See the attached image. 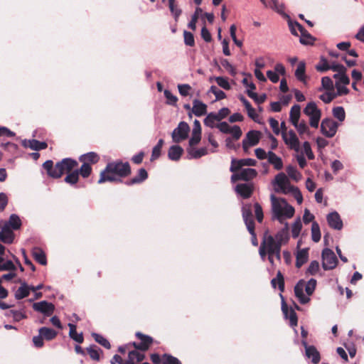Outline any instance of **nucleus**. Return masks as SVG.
<instances>
[{"instance_id":"obj_1","label":"nucleus","mask_w":364,"mask_h":364,"mask_svg":"<svg viewBox=\"0 0 364 364\" xmlns=\"http://www.w3.org/2000/svg\"><path fill=\"white\" fill-rule=\"evenodd\" d=\"M131 172L128 162L114 161L108 163L101 171L98 183L105 182L122 181L121 178L128 176Z\"/></svg>"},{"instance_id":"obj_2","label":"nucleus","mask_w":364,"mask_h":364,"mask_svg":"<svg viewBox=\"0 0 364 364\" xmlns=\"http://www.w3.org/2000/svg\"><path fill=\"white\" fill-rule=\"evenodd\" d=\"M272 219L284 224L287 219L291 218L295 213L294 208L289 205L284 198H277L274 194L270 196Z\"/></svg>"},{"instance_id":"obj_3","label":"nucleus","mask_w":364,"mask_h":364,"mask_svg":"<svg viewBox=\"0 0 364 364\" xmlns=\"http://www.w3.org/2000/svg\"><path fill=\"white\" fill-rule=\"evenodd\" d=\"M78 165L77 161L70 158L63 159L54 166L52 160H48L43 164V168L47 171L49 176L58 178L64 173H69Z\"/></svg>"},{"instance_id":"obj_4","label":"nucleus","mask_w":364,"mask_h":364,"mask_svg":"<svg viewBox=\"0 0 364 364\" xmlns=\"http://www.w3.org/2000/svg\"><path fill=\"white\" fill-rule=\"evenodd\" d=\"M274 191L284 194L291 193L299 204H301L303 197L301 191L290 184L287 176L284 173H278L272 181Z\"/></svg>"},{"instance_id":"obj_5","label":"nucleus","mask_w":364,"mask_h":364,"mask_svg":"<svg viewBox=\"0 0 364 364\" xmlns=\"http://www.w3.org/2000/svg\"><path fill=\"white\" fill-rule=\"evenodd\" d=\"M289 224L284 223V228L279 231L274 237L272 235L264 236V239L267 241L269 247L274 249L276 252V259L279 261L281 260V247L287 243L289 239Z\"/></svg>"},{"instance_id":"obj_6","label":"nucleus","mask_w":364,"mask_h":364,"mask_svg":"<svg viewBox=\"0 0 364 364\" xmlns=\"http://www.w3.org/2000/svg\"><path fill=\"white\" fill-rule=\"evenodd\" d=\"M316 287V280L311 279L307 282L304 279L299 280L294 287V294L299 302L306 304L310 301L311 296Z\"/></svg>"},{"instance_id":"obj_7","label":"nucleus","mask_w":364,"mask_h":364,"mask_svg":"<svg viewBox=\"0 0 364 364\" xmlns=\"http://www.w3.org/2000/svg\"><path fill=\"white\" fill-rule=\"evenodd\" d=\"M304 113L309 118V124L314 128H318L321 117V110L315 102H309L304 109Z\"/></svg>"},{"instance_id":"obj_8","label":"nucleus","mask_w":364,"mask_h":364,"mask_svg":"<svg viewBox=\"0 0 364 364\" xmlns=\"http://www.w3.org/2000/svg\"><path fill=\"white\" fill-rule=\"evenodd\" d=\"M322 267L324 270L333 269L337 264L338 259L335 253L329 248H325L322 251Z\"/></svg>"},{"instance_id":"obj_9","label":"nucleus","mask_w":364,"mask_h":364,"mask_svg":"<svg viewBox=\"0 0 364 364\" xmlns=\"http://www.w3.org/2000/svg\"><path fill=\"white\" fill-rule=\"evenodd\" d=\"M190 127L188 123L181 122L172 132L171 136L173 141L176 143H178L186 139L188 137Z\"/></svg>"},{"instance_id":"obj_10","label":"nucleus","mask_w":364,"mask_h":364,"mask_svg":"<svg viewBox=\"0 0 364 364\" xmlns=\"http://www.w3.org/2000/svg\"><path fill=\"white\" fill-rule=\"evenodd\" d=\"M282 139L284 143L289 149L299 151L300 149V143L296 133L293 130L282 132Z\"/></svg>"},{"instance_id":"obj_11","label":"nucleus","mask_w":364,"mask_h":364,"mask_svg":"<svg viewBox=\"0 0 364 364\" xmlns=\"http://www.w3.org/2000/svg\"><path fill=\"white\" fill-rule=\"evenodd\" d=\"M338 124L332 119H324L321 124V131L326 137L331 138L336 134Z\"/></svg>"},{"instance_id":"obj_12","label":"nucleus","mask_w":364,"mask_h":364,"mask_svg":"<svg viewBox=\"0 0 364 364\" xmlns=\"http://www.w3.org/2000/svg\"><path fill=\"white\" fill-rule=\"evenodd\" d=\"M261 133L259 131L251 130L246 134L245 138L242 140V149L245 153L251 146H256L260 139Z\"/></svg>"},{"instance_id":"obj_13","label":"nucleus","mask_w":364,"mask_h":364,"mask_svg":"<svg viewBox=\"0 0 364 364\" xmlns=\"http://www.w3.org/2000/svg\"><path fill=\"white\" fill-rule=\"evenodd\" d=\"M33 309L34 311L43 314L45 316H50L54 312L55 306L52 303H49L46 301H41L34 303L33 304Z\"/></svg>"},{"instance_id":"obj_14","label":"nucleus","mask_w":364,"mask_h":364,"mask_svg":"<svg viewBox=\"0 0 364 364\" xmlns=\"http://www.w3.org/2000/svg\"><path fill=\"white\" fill-rule=\"evenodd\" d=\"M301 344L305 348V355L311 359V362L314 364H317L320 362L321 356L319 352L317 350L315 346H309L307 344L305 340L301 341Z\"/></svg>"},{"instance_id":"obj_15","label":"nucleus","mask_w":364,"mask_h":364,"mask_svg":"<svg viewBox=\"0 0 364 364\" xmlns=\"http://www.w3.org/2000/svg\"><path fill=\"white\" fill-rule=\"evenodd\" d=\"M282 298V311L285 318L289 319L290 326L294 327L297 325V316L294 310L288 308L286 302L284 300V297L280 294Z\"/></svg>"},{"instance_id":"obj_16","label":"nucleus","mask_w":364,"mask_h":364,"mask_svg":"<svg viewBox=\"0 0 364 364\" xmlns=\"http://www.w3.org/2000/svg\"><path fill=\"white\" fill-rule=\"evenodd\" d=\"M256 164V160L250 158L240 160L232 159L230 170L231 172L235 173L241 169L243 166H255Z\"/></svg>"},{"instance_id":"obj_17","label":"nucleus","mask_w":364,"mask_h":364,"mask_svg":"<svg viewBox=\"0 0 364 364\" xmlns=\"http://www.w3.org/2000/svg\"><path fill=\"white\" fill-rule=\"evenodd\" d=\"M136 336L140 339L141 342L139 343L134 342L132 343V346L137 350L142 351L146 350L153 341L152 338L149 336L144 335L140 332H137L136 333Z\"/></svg>"},{"instance_id":"obj_18","label":"nucleus","mask_w":364,"mask_h":364,"mask_svg":"<svg viewBox=\"0 0 364 364\" xmlns=\"http://www.w3.org/2000/svg\"><path fill=\"white\" fill-rule=\"evenodd\" d=\"M326 220L328 225L334 230H340L343 228V221L336 211L328 213L326 216Z\"/></svg>"},{"instance_id":"obj_19","label":"nucleus","mask_w":364,"mask_h":364,"mask_svg":"<svg viewBox=\"0 0 364 364\" xmlns=\"http://www.w3.org/2000/svg\"><path fill=\"white\" fill-rule=\"evenodd\" d=\"M254 189L252 183H239L235 186V191L243 198H248L251 196Z\"/></svg>"},{"instance_id":"obj_20","label":"nucleus","mask_w":364,"mask_h":364,"mask_svg":"<svg viewBox=\"0 0 364 364\" xmlns=\"http://www.w3.org/2000/svg\"><path fill=\"white\" fill-rule=\"evenodd\" d=\"M21 144L25 148H30L34 151H39L45 149L47 147V144L44 141H39L36 139H23Z\"/></svg>"},{"instance_id":"obj_21","label":"nucleus","mask_w":364,"mask_h":364,"mask_svg":"<svg viewBox=\"0 0 364 364\" xmlns=\"http://www.w3.org/2000/svg\"><path fill=\"white\" fill-rule=\"evenodd\" d=\"M187 159H196L208 154V149L206 147H201L199 149L193 147H188Z\"/></svg>"},{"instance_id":"obj_22","label":"nucleus","mask_w":364,"mask_h":364,"mask_svg":"<svg viewBox=\"0 0 364 364\" xmlns=\"http://www.w3.org/2000/svg\"><path fill=\"white\" fill-rule=\"evenodd\" d=\"M192 112L197 117L204 115L207 112V105L198 100H194L193 101Z\"/></svg>"},{"instance_id":"obj_23","label":"nucleus","mask_w":364,"mask_h":364,"mask_svg":"<svg viewBox=\"0 0 364 364\" xmlns=\"http://www.w3.org/2000/svg\"><path fill=\"white\" fill-rule=\"evenodd\" d=\"M18 282L21 283V286L15 292V298L17 300L22 299L28 296L30 294L29 286L26 282L24 281L22 282L21 279L18 280Z\"/></svg>"},{"instance_id":"obj_24","label":"nucleus","mask_w":364,"mask_h":364,"mask_svg":"<svg viewBox=\"0 0 364 364\" xmlns=\"http://www.w3.org/2000/svg\"><path fill=\"white\" fill-rule=\"evenodd\" d=\"M309 259V249L304 248L297 251L296 255V267L300 268Z\"/></svg>"},{"instance_id":"obj_25","label":"nucleus","mask_w":364,"mask_h":364,"mask_svg":"<svg viewBox=\"0 0 364 364\" xmlns=\"http://www.w3.org/2000/svg\"><path fill=\"white\" fill-rule=\"evenodd\" d=\"M144 358V354L139 352L137 349L131 350L129 353L128 360L126 361L125 364H136L137 363L142 361Z\"/></svg>"},{"instance_id":"obj_26","label":"nucleus","mask_w":364,"mask_h":364,"mask_svg":"<svg viewBox=\"0 0 364 364\" xmlns=\"http://www.w3.org/2000/svg\"><path fill=\"white\" fill-rule=\"evenodd\" d=\"M14 239V232L9 229L7 225H5V226L2 228L1 231L0 232L1 241H2L4 243L11 244L13 242Z\"/></svg>"},{"instance_id":"obj_27","label":"nucleus","mask_w":364,"mask_h":364,"mask_svg":"<svg viewBox=\"0 0 364 364\" xmlns=\"http://www.w3.org/2000/svg\"><path fill=\"white\" fill-rule=\"evenodd\" d=\"M267 159L269 163L273 165L276 170H281L283 168V162L282 159L277 156L272 151H269L267 153Z\"/></svg>"},{"instance_id":"obj_28","label":"nucleus","mask_w":364,"mask_h":364,"mask_svg":"<svg viewBox=\"0 0 364 364\" xmlns=\"http://www.w3.org/2000/svg\"><path fill=\"white\" fill-rule=\"evenodd\" d=\"M183 152V149L178 145L171 146L168 151V159L172 161H178Z\"/></svg>"},{"instance_id":"obj_29","label":"nucleus","mask_w":364,"mask_h":364,"mask_svg":"<svg viewBox=\"0 0 364 364\" xmlns=\"http://www.w3.org/2000/svg\"><path fill=\"white\" fill-rule=\"evenodd\" d=\"M316 69L319 72H325L328 70H332L337 73L342 72H346V68L341 64L332 63L329 67H321V65H316Z\"/></svg>"},{"instance_id":"obj_30","label":"nucleus","mask_w":364,"mask_h":364,"mask_svg":"<svg viewBox=\"0 0 364 364\" xmlns=\"http://www.w3.org/2000/svg\"><path fill=\"white\" fill-rule=\"evenodd\" d=\"M100 159L99 156L93 151L82 154L79 157V161L82 163L90 164H96Z\"/></svg>"},{"instance_id":"obj_31","label":"nucleus","mask_w":364,"mask_h":364,"mask_svg":"<svg viewBox=\"0 0 364 364\" xmlns=\"http://www.w3.org/2000/svg\"><path fill=\"white\" fill-rule=\"evenodd\" d=\"M242 218L247 228L255 225V223L252 219V210L250 205L242 207Z\"/></svg>"},{"instance_id":"obj_32","label":"nucleus","mask_w":364,"mask_h":364,"mask_svg":"<svg viewBox=\"0 0 364 364\" xmlns=\"http://www.w3.org/2000/svg\"><path fill=\"white\" fill-rule=\"evenodd\" d=\"M240 179L243 181H250L257 176V171L252 168H246L240 169L239 171Z\"/></svg>"},{"instance_id":"obj_33","label":"nucleus","mask_w":364,"mask_h":364,"mask_svg":"<svg viewBox=\"0 0 364 364\" xmlns=\"http://www.w3.org/2000/svg\"><path fill=\"white\" fill-rule=\"evenodd\" d=\"M266 7H269L277 13L282 14L284 13L283 4H279L277 0H260Z\"/></svg>"},{"instance_id":"obj_34","label":"nucleus","mask_w":364,"mask_h":364,"mask_svg":"<svg viewBox=\"0 0 364 364\" xmlns=\"http://www.w3.org/2000/svg\"><path fill=\"white\" fill-rule=\"evenodd\" d=\"M148 177V173L146 171L141 168L139 170L138 175L133 178H132L130 181H127L126 182V184L128 186H131L135 183H139L146 180Z\"/></svg>"},{"instance_id":"obj_35","label":"nucleus","mask_w":364,"mask_h":364,"mask_svg":"<svg viewBox=\"0 0 364 364\" xmlns=\"http://www.w3.org/2000/svg\"><path fill=\"white\" fill-rule=\"evenodd\" d=\"M306 64L304 61H301L299 63L297 68L295 70V77L296 79L302 82H305L306 81Z\"/></svg>"},{"instance_id":"obj_36","label":"nucleus","mask_w":364,"mask_h":364,"mask_svg":"<svg viewBox=\"0 0 364 364\" xmlns=\"http://www.w3.org/2000/svg\"><path fill=\"white\" fill-rule=\"evenodd\" d=\"M68 327L70 328L69 336L70 337L76 341L77 343H82L83 342V336L82 333H78L76 331V326L73 323H68Z\"/></svg>"},{"instance_id":"obj_37","label":"nucleus","mask_w":364,"mask_h":364,"mask_svg":"<svg viewBox=\"0 0 364 364\" xmlns=\"http://www.w3.org/2000/svg\"><path fill=\"white\" fill-rule=\"evenodd\" d=\"M16 266L11 260H6L4 255H0V272L2 271H14Z\"/></svg>"},{"instance_id":"obj_38","label":"nucleus","mask_w":364,"mask_h":364,"mask_svg":"<svg viewBox=\"0 0 364 364\" xmlns=\"http://www.w3.org/2000/svg\"><path fill=\"white\" fill-rule=\"evenodd\" d=\"M38 333L47 341H50L55 338L57 336V332L55 330L47 327L40 328L38 329Z\"/></svg>"},{"instance_id":"obj_39","label":"nucleus","mask_w":364,"mask_h":364,"mask_svg":"<svg viewBox=\"0 0 364 364\" xmlns=\"http://www.w3.org/2000/svg\"><path fill=\"white\" fill-rule=\"evenodd\" d=\"M33 256L36 262L42 265H46L47 264V259L44 252L38 247H36L33 250Z\"/></svg>"},{"instance_id":"obj_40","label":"nucleus","mask_w":364,"mask_h":364,"mask_svg":"<svg viewBox=\"0 0 364 364\" xmlns=\"http://www.w3.org/2000/svg\"><path fill=\"white\" fill-rule=\"evenodd\" d=\"M301 114V107L299 105H294L291 107L289 112V120L291 124L299 120Z\"/></svg>"},{"instance_id":"obj_41","label":"nucleus","mask_w":364,"mask_h":364,"mask_svg":"<svg viewBox=\"0 0 364 364\" xmlns=\"http://www.w3.org/2000/svg\"><path fill=\"white\" fill-rule=\"evenodd\" d=\"M271 284L273 288H276L278 285L279 289L280 291H284V277L281 272H278L277 274V277L274 278L271 281Z\"/></svg>"},{"instance_id":"obj_42","label":"nucleus","mask_w":364,"mask_h":364,"mask_svg":"<svg viewBox=\"0 0 364 364\" xmlns=\"http://www.w3.org/2000/svg\"><path fill=\"white\" fill-rule=\"evenodd\" d=\"M269 252H276L274 249H271L267 241L263 239L262 242H261L259 250V254L262 258V260H265L267 254H269Z\"/></svg>"},{"instance_id":"obj_43","label":"nucleus","mask_w":364,"mask_h":364,"mask_svg":"<svg viewBox=\"0 0 364 364\" xmlns=\"http://www.w3.org/2000/svg\"><path fill=\"white\" fill-rule=\"evenodd\" d=\"M78 180L79 171L77 169H75L73 171L68 173V175L65 176L64 179L65 182L72 186L76 184Z\"/></svg>"},{"instance_id":"obj_44","label":"nucleus","mask_w":364,"mask_h":364,"mask_svg":"<svg viewBox=\"0 0 364 364\" xmlns=\"http://www.w3.org/2000/svg\"><path fill=\"white\" fill-rule=\"evenodd\" d=\"M6 225H7V227L9 226L14 230H18L21 225V221L17 215L12 214L10 215L9 220Z\"/></svg>"},{"instance_id":"obj_45","label":"nucleus","mask_w":364,"mask_h":364,"mask_svg":"<svg viewBox=\"0 0 364 364\" xmlns=\"http://www.w3.org/2000/svg\"><path fill=\"white\" fill-rule=\"evenodd\" d=\"M219 122L215 112L209 113L204 119V124L208 127L214 128L217 127L216 122Z\"/></svg>"},{"instance_id":"obj_46","label":"nucleus","mask_w":364,"mask_h":364,"mask_svg":"<svg viewBox=\"0 0 364 364\" xmlns=\"http://www.w3.org/2000/svg\"><path fill=\"white\" fill-rule=\"evenodd\" d=\"M321 230L319 225L314 221L311 225V238L315 242H318L321 240Z\"/></svg>"},{"instance_id":"obj_47","label":"nucleus","mask_w":364,"mask_h":364,"mask_svg":"<svg viewBox=\"0 0 364 364\" xmlns=\"http://www.w3.org/2000/svg\"><path fill=\"white\" fill-rule=\"evenodd\" d=\"M289 29L291 33L294 36H299L300 33L304 32V28L298 22H289Z\"/></svg>"},{"instance_id":"obj_48","label":"nucleus","mask_w":364,"mask_h":364,"mask_svg":"<svg viewBox=\"0 0 364 364\" xmlns=\"http://www.w3.org/2000/svg\"><path fill=\"white\" fill-rule=\"evenodd\" d=\"M287 173L288 176L295 181H299L301 178V174L293 166H288L287 167Z\"/></svg>"},{"instance_id":"obj_49","label":"nucleus","mask_w":364,"mask_h":364,"mask_svg":"<svg viewBox=\"0 0 364 364\" xmlns=\"http://www.w3.org/2000/svg\"><path fill=\"white\" fill-rule=\"evenodd\" d=\"M333 77L337 80L336 83H339L340 85H347L350 83V79L346 75V72L336 73L333 75Z\"/></svg>"},{"instance_id":"obj_50","label":"nucleus","mask_w":364,"mask_h":364,"mask_svg":"<svg viewBox=\"0 0 364 364\" xmlns=\"http://www.w3.org/2000/svg\"><path fill=\"white\" fill-rule=\"evenodd\" d=\"M292 124L296 129L300 135L309 132V127L304 120H301V122L299 120L296 122H294Z\"/></svg>"},{"instance_id":"obj_51","label":"nucleus","mask_w":364,"mask_h":364,"mask_svg":"<svg viewBox=\"0 0 364 364\" xmlns=\"http://www.w3.org/2000/svg\"><path fill=\"white\" fill-rule=\"evenodd\" d=\"M333 115L341 122H343L346 118V112L343 107H336L332 110Z\"/></svg>"},{"instance_id":"obj_52","label":"nucleus","mask_w":364,"mask_h":364,"mask_svg":"<svg viewBox=\"0 0 364 364\" xmlns=\"http://www.w3.org/2000/svg\"><path fill=\"white\" fill-rule=\"evenodd\" d=\"M92 336L97 343H100L105 348L109 349L111 348V345L108 340L104 338L102 336L96 333H92Z\"/></svg>"},{"instance_id":"obj_53","label":"nucleus","mask_w":364,"mask_h":364,"mask_svg":"<svg viewBox=\"0 0 364 364\" xmlns=\"http://www.w3.org/2000/svg\"><path fill=\"white\" fill-rule=\"evenodd\" d=\"M164 140L159 139L157 144L153 148L151 160L154 161L158 159L161 155V150L164 144Z\"/></svg>"},{"instance_id":"obj_54","label":"nucleus","mask_w":364,"mask_h":364,"mask_svg":"<svg viewBox=\"0 0 364 364\" xmlns=\"http://www.w3.org/2000/svg\"><path fill=\"white\" fill-rule=\"evenodd\" d=\"M314 41V38L312 36L304 29V32L300 33V42L302 44L308 45L312 43Z\"/></svg>"},{"instance_id":"obj_55","label":"nucleus","mask_w":364,"mask_h":364,"mask_svg":"<svg viewBox=\"0 0 364 364\" xmlns=\"http://www.w3.org/2000/svg\"><path fill=\"white\" fill-rule=\"evenodd\" d=\"M164 96L166 98V103L170 105H173V106H176V103H177V101H178V97L173 95L171 91H169L168 90H165L164 91Z\"/></svg>"},{"instance_id":"obj_56","label":"nucleus","mask_w":364,"mask_h":364,"mask_svg":"<svg viewBox=\"0 0 364 364\" xmlns=\"http://www.w3.org/2000/svg\"><path fill=\"white\" fill-rule=\"evenodd\" d=\"M302 225L300 218H297L295 222L292 224L291 233L293 237L296 238L299 236L301 230Z\"/></svg>"},{"instance_id":"obj_57","label":"nucleus","mask_w":364,"mask_h":364,"mask_svg":"<svg viewBox=\"0 0 364 364\" xmlns=\"http://www.w3.org/2000/svg\"><path fill=\"white\" fill-rule=\"evenodd\" d=\"M162 364H181V362L177 358L165 353L162 355Z\"/></svg>"},{"instance_id":"obj_58","label":"nucleus","mask_w":364,"mask_h":364,"mask_svg":"<svg viewBox=\"0 0 364 364\" xmlns=\"http://www.w3.org/2000/svg\"><path fill=\"white\" fill-rule=\"evenodd\" d=\"M201 12H202V9L200 8H197L196 9L194 14L191 17V21L188 24V26L189 28H191L192 30H196V22L198 18V15Z\"/></svg>"},{"instance_id":"obj_59","label":"nucleus","mask_w":364,"mask_h":364,"mask_svg":"<svg viewBox=\"0 0 364 364\" xmlns=\"http://www.w3.org/2000/svg\"><path fill=\"white\" fill-rule=\"evenodd\" d=\"M221 65L232 76L236 75L237 72L235 68L227 59L222 60Z\"/></svg>"},{"instance_id":"obj_60","label":"nucleus","mask_w":364,"mask_h":364,"mask_svg":"<svg viewBox=\"0 0 364 364\" xmlns=\"http://www.w3.org/2000/svg\"><path fill=\"white\" fill-rule=\"evenodd\" d=\"M77 170L79 171V175L80 174L85 178H87L92 172V168L90 165L84 163H82V165L80 169Z\"/></svg>"},{"instance_id":"obj_61","label":"nucleus","mask_w":364,"mask_h":364,"mask_svg":"<svg viewBox=\"0 0 364 364\" xmlns=\"http://www.w3.org/2000/svg\"><path fill=\"white\" fill-rule=\"evenodd\" d=\"M8 316L12 317L13 319L16 321H19L26 318L25 313L21 311L11 310L9 311Z\"/></svg>"},{"instance_id":"obj_62","label":"nucleus","mask_w":364,"mask_h":364,"mask_svg":"<svg viewBox=\"0 0 364 364\" xmlns=\"http://www.w3.org/2000/svg\"><path fill=\"white\" fill-rule=\"evenodd\" d=\"M319 270V263L316 260L312 261L307 270L306 274H311V275H315Z\"/></svg>"},{"instance_id":"obj_63","label":"nucleus","mask_w":364,"mask_h":364,"mask_svg":"<svg viewBox=\"0 0 364 364\" xmlns=\"http://www.w3.org/2000/svg\"><path fill=\"white\" fill-rule=\"evenodd\" d=\"M210 92L215 95L217 100H223L226 97L225 93L223 90L218 89L214 85L210 87Z\"/></svg>"},{"instance_id":"obj_64","label":"nucleus","mask_w":364,"mask_h":364,"mask_svg":"<svg viewBox=\"0 0 364 364\" xmlns=\"http://www.w3.org/2000/svg\"><path fill=\"white\" fill-rule=\"evenodd\" d=\"M184 43L186 46H193L195 44L193 35L187 31H183Z\"/></svg>"}]
</instances>
